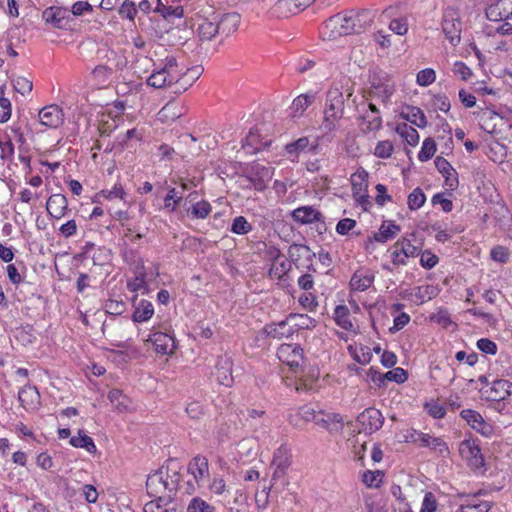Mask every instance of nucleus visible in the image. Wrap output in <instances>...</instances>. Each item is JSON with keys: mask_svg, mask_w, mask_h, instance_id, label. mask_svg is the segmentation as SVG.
Here are the masks:
<instances>
[{"mask_svg": "<svg viewBox=\"0 0 512 512\" xmlns=\"http://www.w3.org/2000/svg\"><path fill=\"white\" fill-rule=\"evenodd\" d=\"M375 11L370 9L349 10L330 17L324 29L330 30L329 37L359 34L371 25Z\"/></svg>", "mask_w": 512, "mask_h": 512, "instance_id": "nucleus-1", "label": "nucleus"}, {"mask_svg": "<svg viewBox=\"0 0 512 512\" xmlns=\"http://www.w3.org/2000/svg\"><path fill=\"white\" fill-rule=\"evenodd\" d=\"M344 115V97L338 89L329 90L326 97L324 116L320 125L323 134H328L337 128V123Z\"/></svg>", "mask_w": 512, "mask_h": 512, "instance_id": "nucleus-2", "label": "nucleus"}, {"mask_svg": "<svg viewBox=\"0 0 512 512\" xmlns=\"http://www.w3.org/2000/svg\"><path fill=\"white\" fill-rule=\"evenodd\" d=\"M368 82L370 84L369 96L377 97L384 104H387L395 91L394 84L388 73L377 67L371 68L369 70Z\"/></svg>", "mask_w": 512, "mask_h": 512, "instance_id": "nucleus-3", "label": "nucleus"}, {"mask_svg": "<svg viewBox=\"0 0 512 512\" xmlns=\"http://www.w3.org/2000/svg\"><path fill=\"white\" fill-rule=\"evenodd\" d=\"M462 21L457 9L448 7L443 12L442 31L452 46H457L461 41Z\"/></svg>", "mask_w": 512, "mask_h": 512, "instance_id": "nucleus-4", "label": "nucleus"}, {"mask_svg": "<svg viewBox=\"0 0 512 512\" xmlns=\"http://www.w3.org/2000/svg\"><path fill=\"white\" fill-rule=\"evenodd\" d=\"M285 153L291 161L299 158L301 153H311L317 155L320 152L319 138L311 140L308 136H303L295 141L285 145Z\"/></svg>", "mask_w": 512, "mask_h": 512, "instance_id": "nucleus-5", "label": "nucleus"}, {"mask_svg": "<svg viewBox=\"0 0 512 512\" xmlns=\"http://www.w3.org/2000/svg\"><path fill=\"white\" fill-rule=\"evenodd\" d=\"M356 422L361 427V431L366 434H372L382 428L384 416L380 410L369 407L357 416Z\"/></svg>", "mask_w": 512, "mask_h": 512, "instance_id": "nucleus-6", "label": "nucleus"}, {"mask_svg": "<svg viewBox=\"0 0 512 512\" xmlns=\"http://www.w3.org/2000/svg\"><path fill=\"white\" fill-rule=\"evenodd\" d=\"M460 452L466 454L468 465L474 472H484V458L477 440L466 439L462 441Z\"/></svg>", "mask_w": 512, "mask_h": 512, "instance_id": "nucleus-7", "label": "nucleus"}, {"mask_svg": "<svg viewBox=\"0 0 512 512\" xmlns=\"http://www.w3.org/2000/svg\"><path fill=\"white\" fill-rule=\"evenodd\" d=\"M147 342H151L156 353L171 355L177 348L175 336L168 332L156 331L148 335Z\"/></svg>", "mask_w": 512, "mask_h": 512, "instance_id": "nucleus-8", "label": "nucleus"}, {"mask_svg": "<svg viewBox=\"0 0 512 512\" xmlns=\"http://www.w3.org/2000/svg\"><path fill=\"white\" fill-rule=\"evenodd\" d=\"M160 470H164L168 493L176 496V493L180 488V481L182 478V465L176 459L169 458L165 464L160 467Z\"/></svg>", "mask_w": 512, "mask_h": 512, "instance_id": "nucleus-9", "label": "nucleus"}, {"mask_svg": "<svg viewBox=\"0 0 512 512\" xmlns=\"http://www.w3.org/2000/svg\"><path fill=\"white\" fill-rule=\"evenodd\" d=\"M358 121L359 129L364 134L378 131L382 128L380 111L373 103L368 104V110L358 118Z\"/></svg>", "mask_w": 512, "mask_h": 512, "instance_id": "nucleus-10", "label": "nucleus"}, {"mask_svg": "<svg viewBox=\"0 0 512 512\" xmlns=\"http://www.w3.org/2000/svg\"><path fill=\"white\" fill-rule=\"evenodd\" d=\"M278 358L291 368L304 363L303 348L299 344H282L277 350Z\"/></svg>", "mask_w": 512, "mask_h": 512, "instance_id": "nucleus-11", "label": "nucleus"}, {"mask_svg": "<svg viewBox=\"0 0 512 512\" xmlns=\"http://www.w3.org/2000/svg\"><path fill=\"white\" fill-rule=\"evenodd\" d=\"M457 497L461 500L457 512H488L492 507L491 502L478 500L477 494L459 493Z\"/></svg>", "mask_w": 512, "mask_h": 512, "instance_id": "nucleus-12", "label": "nucleus"}, {"mask_svg": "<svg viewBox=\"0 0 512 512\" xmlns=\"http://www.w3.org/2000/svg\"><path fill=\"white\" fill-rule=\"evenodd\" d=\"M272 178L271 169L260 164L252 166L250 172L247 175V179L250 184L257 191H264L267 188L268 182Z\"/></svg>", "mask_w": 512, "mask_h": 512, "instance_id": "nucleus-13", "label": "nucleus"}, {"mask_svg": "<svg viewBox=\"0 0 512 512\" xmlns=\"http://www.w3.org/2000/svg\"><path fill=\"white\" fill-rule=\"evenodd\" d=\"M40 123L49 128H58L64 122V113L58 105L45 106L39 111Z\"/></svg>", "mask_w": 512, "mask_h": 512, "instance_id": "nucleus-14", "label": "nucleus"}, {"mask_svg": "<svg viewBox=\"0 0 512 512\" xmlns=\"http://www.w3.org/2000/svg\"><path fill=\"white\" fill-rule=\"evenodd\" d=\"M288 256L290 260L295 264H297L300 261V259H305V267L309 271H316V269L313 266V259L316 257V254L310 249L309 246L304 244L293 243L290 245L288 249Z\"/></svg>", "mask_w": 512, "mask_h": 512, "instance_id": "nucleus-15", "label": "nucleus"}, {"mask_svg": "<svg viewBox=\"0 0 512 512\" xmlns=\"http://www.w3.org/2000/svg\"><path fill=\"white\" fill-rule=\"evenodd\" d=\"M187 471L194 476L196 483L202 486L203 482L209 477L208 459L205 456L196 455L189 462Z\"/></svg>", "mask_w": 512, "mask_h": 512, "instance_id": "nucleus-16", "label": "nucleus"}, {"mask_svg": "<svg viewBox=\"0 0 512 512\" xmlns=\"http://www.w3.org/2000/svg\"><path fill=\"white\" fill-rule=\"evenodd\" d=\"M293 220L302 225L312 224L314 222H324L322 213L312 206H301L294 209L291 213Z\"/></svg>", "mask_w": 512, "mask_h": 512, "instance_id": "nucleus-17", "label": "nucleus"}, {"mask_svg": "<svg viewBox=\"0 0 512 512\" xmlns=\"http://www.w3.org/2000/svg\"><path fill=\"white\" fill-rule=\"evenodd\" d=\"M132 304L134 311L132 314V320L135 323H142L148 321L154 315L153 304L145 299L138 301V295L132 298Z\"/></svg>", "mask_w": 512, "mask_h": 512, "instance_id": "nucleus-18", "label": "nucleus"}, {"mask_svg": "<svg viewBox=\"0 0 512 512\" xmlns=\"http://www.w3.org/2000/svg\"><path fill=\"white\" fill-rule=\"evenodd\" d=\"M40 393L37 387L26 384L18 393V400L26 410L37 409L40 405Z\"/></svg>", "mask_w": 512, "mask_h": 512, "instance_id": "nucleus-19", "label": "nucleus"}, {"mask_svg": "<svg viewBox=\"0 0 512 512\" xmlns=\"http://www.w3.org/2000/svg\"><path fill=\"white\" fill-rule=\"evenodd\" d=\"M147 493L149 496H157L162 493H168L164 470L160 468L147 477L146 481Z\"/></svg>", "mask_w": 512, "mask_h": 512, "instance_id": "nucleus-20", "label": "nucleus"}, {"mask_svg": "<svg viewBox=\"0 0 512 512\" xmlns=\"http://www.w3.org/2000/svg\"><path fill=\"white\" fill-rule=\"evenodd\" d=\"M46 209L48 214L56 219H60L65 216L68 211L67 198L62 194L51 195L46 203Z\"/></svg>", "mask_w": 512, "mask_h": 512, "instance_id": "nucleus-21", "label": "nucleus"}, {"mask_svg": "<svg viewBox=\"0 0 512 512\" xmlns=\"http://www.w3.org/2000/svg\"><path fill=\"white\" fill-rule=\"evenodd\" d=\"M66 9L62 7L52 6L46 8L42 13V18L47 24H51L53 27L61 29L65 25L66 21Z\"/></svg>", "mask_w": 512, "mask_h": 512, "instance_id": "nucleus-22", "label": "nucleus"}, {"mask_svg": "<svg viewBox=\"0 0 512 512\" xmlns=\"http://www.w3.org/2000/svg\"><path fill=\"white\" fill-rule=\"evenodd\" d=\"M317 417L316 424L330 431H337L343 426V418L338 413H325L323 411H318Z\"/></svg>", "mask_w": 512, "mask_h": 512, "instance_id": "nucleus-23", "label": "nucleus"}, {"mask_svg": "<svg viewBox=\"0 0 512 512\" xmlns=\"http://www.w3.org/2000/svg\"><path fill=\"white\" fill-rule=\"evenodd\" d=\"M241 17L236 12L226 13L221 16L217 25L219 27V33L229 35L235 32L240 24Z\"/></svg>", "mask_w": 512, "mask_h": 512, "instance_id": "nucleus-24", "label": "nucleus"}, {"mask_svg": "<svg viewBox=\"0 0 512 512\" xmlns=\"http://www.w3.org/2000/svg\"><path fill=\"white\" fill-rule=\"evenodd\" d=\"M315 101V94L314 93H306L301 94L298 97H296L292 105L290 107L291 109V115L293 117H300L303 115L304 111Z\"/></svg>", "mask_w": 512, "mask_h": 512, "instance_id": "nucleus-25", "label": "nucleus"}, {"mask_svg": "<svg viewBox=\"0 0 512 512\" xmlns=\"http://www.w3.org/2000/svg\"><path fill=\"white\" fill-rule=\"evenodd\" d=\"M460 416L467 422L469 426H471V428L480 432L481 434H485L484 429L487 425L479 412L472 409H464L461 411Z\"/></svg>", "mask_w": 512, "mask_h": 512, "instance_id": "nucleus-26", "label": "nucleus"}, {"mask_svg": "<svg viewBox=\"0 0 512 512\" xmlns=\"http://www.w3.org/2000/svg\"><path fill=\"white\" fill-rule=\"evenodd\" d=\"M146 83L147 85L157 89L174 87V83L170 81V77L167 72L161 67L153 71V73L148 77Z\"/></svg>", "mask_w": 512, "mask_h": 512, "instance_id": "nucleus-27", "label": "nucleus"}, {"mask_svg": "<svg viewBox=\"0 0 512 512\" xmlns=\"http://www.w3.org/2000/svg\"><path fill=\"white\" fill-rule=\"evenodd\" d=\"M277 17L287 18L289 15L300 12L294 0H278L272 8Z\"/></svg>", "mask_w": 512, "mask_h": 512, "instance_id": "nucleus-28", "label": "nucleus"}, {"mask_svg": "<svg viewBox=\"0 0 512 512\" xmlns=\"http://www.w3.org/2000/svg\"><path fill=\"white\" fill-rule=\"evenodd\" d=\"M188 215L195 219H205L211 212L212 206L206 200L196 201L185 208Z\"/></svg>", "mask_w": 512, "mask_h": 512, "instance_id": "nucleus-29", "label": "nucleus"}, {"mask_svg": "<svg viewBox=\"0 0 512 512\" xmlns=\"http://www.w3.org/2000/svg\"><path fill=\"white\" fill-rule=\"evenodd\" d=\"M203 68L201 66H194L191 68L183 70L182 76L179 81L178 88L181 89V92L186 91L189 86H191L202 74Z\"/></svg>", "mask_w": 512, "mask_h": 512, "instance_id": "nucleus-30", "label": "nucleus"}, {"mask_svg": "<svg viewBox=\"0 0 512 512\" xmlns=\"http://www.w3.org/2000/svg\"><path fill=\"white\" fill-rule=\"evenodd\" d=\"M407 110V113H401V117L403 119L409 121L410 123L416 125L419 128H424L427 126L426 116L420 108L408 106Z\"/></svg>", "mask_w": 512, "mask_h": 512, "instance_id": "nucleus-31", "label": "nucleus"}, {"mask_svg": "<svg viewBox=\"0 0 512 512\" xmlns=\"http://www.w3.org/2000/svg\"><path fill=\"white\" fill-rule=\"evenodd\" d=\"M504 387H512V382L506 379H497L492 383L488 398L492 401H501L508 397Z\"/></svg>", "mask_w": 512, "mask_h": 512, "instance_id": "nucleus-32", "label": "nucleus"}, {"mask_svg": "<svg viewBox=\"0 0 512 512\" xmlns=\"http://www.w3.org/2000/svg\"><path fill=\"white\" fill-rule=\"evenodd\" d=\"M287 318L286 320H282L279 323H270L265 325L263 328L264 333L267 337L273 338V339H282L283 337L290 336L293 331L285 332L284 329L287 326Z\"/></svg>", "mask_w": 512, "mask_h": 512, "instance_id": "nucleus-33", "label": "nucleus"}, {"mask_svg": "<svg viewBox=\"0 0 512 512\" xmlns=\"http://www.w3.org/2000/svg\"><path fill=\"white\" fill-rule=\"evenodd\" d=\"M400 231V226L394 222L385 225V222L380 226L379 231L374 234L373 239L378 243H386L388 240L393 239L397 232Z\"/></svg>", "mask_w": 512, "mask_h": 512, "instance_id": "nucleus-34", "label": "nucleus"}, {"mask_svg": "<svg viewBox=\"0 0 512 512\" xmlns=\"http://www.w3.org/2000/svg\"><path fill=\"white\" fill-rule=\"evenodd\" d=\"M334 320L338 326L346 331H351L353 328L352 321L350 320V311L345 305L336 306Z\"/></svg>", "mask_w": 512, "mask_h": 512, "instance_id": "nucleus-35", "label": "nucleus"}, {"mask_svg": "<svg viewBox=\"0 0 512 512\" xmlns=\"http://www.w3.org/2000/svg\"><path fill=\"white\" fill-rule=\"evenodd\" d=\"M70 444L76 448H84L89 453H95L97 451L93 439L86 435L83 430L78 431V436L71 437Z\"/></svg>", "mask_w": 512, "mask_h": 512, "instance_id": "nucleus-36", "label": "nucleus"}, {"mask_svg": "<svg viewBox=\"0 0 512 512\" xmlns=\"http://www.w3.org/2000/svg\"><path fill=\"white\" fill-rule=\"evenodd\" d=\"M197 32L200 40L210 41L219 33V27L217 23L205 19L198 26Z\"/></svg>", "mask_w": 512, "mask_h": 512, "instance_id": "nucleus-37", "label": "nucleus"}, {"mask_svg": "<svg viewBox=\"0 0 512 512\" xmlns=\"http://www.w3.org/2000/svg\"><path fill=\"white\" fill-rule=\"evenodd\" d=\"M374 281V275L372 274H359L358 272L354 273L351 280L350 286L353 290L356 291H365L367 290Z\"/></svg>", "mask_w": 512, "mask_h": 512, "instance_id": "nucleus-38", "label": "nucleus"}, {"mask_svg": "<svg viewBox=\"0 0 512 512\" xmlns=\"http://www.w3.org/2000/svg\"><path fill=\"white\" fill-rule=\"evenodd\" d=\"M154 12L160 14L165 19H168L171 16L176 18H182L184 16V9L182 6H166L161 0H157Z\"/></svg>", "mask_w": 512, "mask_h": 512, "instance_id": "nucleus-39", "label": "nucleus"}, {"mask_svg": "<svg viewBox=\"0 0 512 512\" xmlns=\"http://www.w3.org/2000/svg\"><path fill=\"white\" fill-rule=\"evenodd\" d=\"M396 131L404 138L408 145L416 146L418 144L419 134L412 126H409L406 123L398 124Z\"/></svg>", "mask_w": 512, "mask_h": 512, "instance_id": "nucleus-40", "label": "nucleus"}, {"mask_svg": "<svg viewBox=\"0 0 512 512\" xmlns=\"http://www.w3.org/2000/svg\"><path fill=\"white\" fill-rule=\"evenodd\" d=\"M183 200L182 193H179L176 188H170L164 198V208L169 212L176 211L177 207Z\"/></svg>", "mask_w": 512, "mask_h": 512, "instance_id": "nucleus-41", "label": "nucleus"}, {"mask_svg": "<svg viewBox=\"0 0 512 512\" xmlns=\"http://www.w3.org/2000/svg\"><path fill=\"white\" fill-rule=\"evenodd\" d=\"M389 29L399 36L406 35L409 29L408 16L402 15L393 18L389 23Z\"/></svg>", "mask_w": 512, "mask_h": 512, "instance_id": "nucleus-42", "label": "nucleus"}, {"mask_svg": "<svg viewBox=\"0 0 512 512\" xmlns=\"http://www.w3.org/2000/svg\"><path fill=\"white\" fill-rule=\"evenodd\" d=\"M381 379H383V385H385V381L402 384L408 379V373L403 368L397 367L393 370L383 373Z\"/></svg>", "mask_w": 512, "mask_h": 512, "instance_id": "nucleus-43", "label": "nucleus"}, {"mask_svg": "<svg viewBox=\"0 0 512 512\" xmlns=\"http://www.w3.org/2000/svg\"><path fill=\"white\" fill-rule=\"evenodd\" d=\"M103 308L107 314L119 316L125 312L126 303L121 299L118 300L110 298L105 301Z\"/></svg>", "mask_w": 512, "mask_h": 512, "instance_id": "nucleus-44", "label": "nucleus"}, {"mask_svg": "<svg viewBox=\"0 0 512 512\" xmlns=\"http://www.w3.org/2000/svg\"><path fill=\"white\" fill-rule=\"evenodd\" d=\"M290 269L291 265L283 259L272 263L271 268L269 269V276L271 278L282 280Z\"/></svg>", "mask_w": 512, "mask_h": 512, "instance_id": "nucleus-45", "label": "nucleus"}, {"mask_svg": "<svg viewBox=\"0 0 512 512\" xmlns=\"http://www.w3.org/2000/svg\"><path fill=\"white\" fill-rule=\"evenodd\" d=\"M436 152V143L432 138H426L423 143L421 150L418 153V159L421 162L430 160Z\"/></svg>", "mask_w": 512, "mask_h": 512, "instance_id": "nucleus-46", "label": "nucleus"}, {"mask_svg": "<svg viewBox=\"0 0 512 512\" xmlns=\"http://www.w3.org/2000/svg\"><path fill=\"white\" fill-rule=\"evenodd\" d=\"M426 201V196L421 188L417 187L415 188L409 195H408V207L410 210H418L421 208Z\"/></svg>", "mask_w": 512, "mask_h": 512, "instance_id": "nucleus-47", "label": "nucleus"}, {"mask_svg": "<svg viewBox=\"0 0 512 512\" xmlns=\"http://www.w3.org/2000/svg\"><path fill=\"white\" fill-rule=\"evenodd\" d=\"M187 512H215V507L200 497H194L188 504Z\"/></svg>", "mask_w": 512, "mask_h": 512, "instance_id": "nucleus-48", "label": "nucleus"}, {"mask_svg": "<svg viewBox=\"0 0 512 512\" xmlns=\"http://www.w3.org/2000/svg\"><path fill=\"white\" fill-rule=\"evenodd\" d=\"M112 69L106 65H98L92 71V77L98 85H105L112 75Z\"/></svg>", "mask_w": 512, "mask_h": 512, "instance_id": "nucleus-49", "label": "nucleus"}, {"mask_svg": "<svg viewBox=\"0 0 512 512\" xmlns=\"http://www.w3.org/2000/svg\"><path fill=\"white\" fill-rule=\"evenodd\" d=\"M252 231V225L247 221L244 216H237L234 218L231 225V232L238 235H245Z\"/></svg>", "mask_w": 512, "mask_h": 512, "instance_id": "nucleus-50", "label": "nucleus"}, {"mask_svg": "<svg viewBox=\"0 0 512 512\" xmlns=\"http://www.w3.org/2000/svg\"><path fill=\"white\" fill-rule=\"evenodd\" d=\"M266 145H268V143L265 142L262 144L259 140L258 133L256 131H254L253 129H251L249 131V134L246 136L244 143H243L244 148H252L251 153H256V152L260 151L262 149V146H266Z\"/></svg>", "mask_w": 512, "mask_h": 512, "instance_id": "nucleus-51", "label": "nucleus"}, {"mask_svg": "<svg viewBox=\"0 0 512 512\" xmlns=\"http://www.w3.org/2000/svg\"><path fill=\"white\" fill-rule=\"evenodd\" d=\"M14 89L20 93L21 95L29 94L33 89V82L32 80L23 77L18 76L12 80Z\"/></svg>", "mask_w": 512, "mask_h": 512, "instance_id": "nucleus-52", "label": "nucleus"}, {"mask_svg": "<svg viewBox=\"0 0 512 512\" xmlns=\"http://www.w3.org/2000/svg\"><path fill=\"white\" fill-rule=\"evenodd\" d=\"M137 13L138 9L131 0H125L118 10V14L121 18H127L130 21H134Z\"/></svg>", "mask_w": 512, "mask_h": 512, "instance_id": "nucleus-53", "label": "nucleus"}, {"mask_svg": "<svg viewBox=\"0 0 512 512\" xmlns=\"http://www.w3.org/2000/svg\"><path fill=\"white\" fill-rule=\"evenodd\" d=\"M99 196L104 197L107 200H112L115 198H120L125 200L126 192L124 191L122 185L120 183H116L111 190H101L95 198Z\"/></svg>", "mask_w": 512, "mask_h": 512, "instance_id": "nucleus-54", "label": "nucleus"}, {"mask_svg": "<svg viewBox=\"0 0 512 512\" xmlns=\"http://www.w3.org/2000/svg\"><path fill=\"white\" fill-rule=\"evenodd\" d=\"M393 144L389 140L379 141L375 147L374 155L381 159H388L393 152Z\"/></svg>", "mask_w": 512, "mask_h": 512, "instance_id": "nucleus-55", "label": "nucleus"}, {"mask_svg": "<svg viewBox=\"0 0 512 512\" xmlns=\"http://www.w3.org/2000/svg\"><path fill=\"white\" fill-rule=\"evenodd\" d=\"M364 176L362 174H354L352 176V195L353 197H357V195L366 192L367 190V183L365 181V177L367 176V173L363 171Z\"/></svg>", "mask_w": 512, "mask_h": 512, "instance_id": "nucleus-56", "label": "nucleus"}, {"mask_svg": "<svg viewBox=\"0 0 512 512\" xmlns=\"http://www.w3.org/2000/svg\"><path fill=\"white\" fill-rule=\"evenodd\" d=\"M416 290L415 296L422 303L431 300L437 295V288L433 285L419 286Z\"/></svg>", "mask_w": 512, "mask_h": 512, "instance_id": "nucleus-57", "label": "nucleus"}, {"mask_svg": "<svg viewBox=\"0 0 512 512\" xmlns=\"http://www.w3.org/2000/svg\"><path fill=\"white\" fill-rule=\"evenodd\" d=\"M509 256V249L501 245L493 247L490 251L491 259L501 264L507 263L509 261Z\"/></svg>", "mask_w": 512, "mask_h": 512, "instance_id": "nucleus-58", "label": "nucleus"}, {"mask_svg": "<svg viewBox=\"0 0 512 512\" xmlns=\"http://www.w3.org/2000/svg\"><path fill=\"white\" fill-rule=\"evenodd\" d=\"M437 508L438 501L434 493L431 491L425 492L419 512H436Z\"/></svg>", "mask_w": 512, "mask_h": 512, "instance_id": "nucleus-59", "label": "nucleus"}, {"mask_svg": "<svg viewBox=\"0 0 512 512\" xmlns=\"http://www.w3.org/2000/svg\"><path fill=\"white\" fill-rule=\"evenodd\" d=\"M288 318L298 319V322L296 323L298 329H313L317 325V321L314 318H311L305 314L291 313L289 314Z\"/></svg>", "mask_w": 512, "mask_h": 512, "instance_id": "nucleus-60", "label": "nucleus"}, {"mask_svg": "<svg viewBox=\"0 0 512 512\" xmlns=\"http://www.w3.org/2000/svg\"><path fill=\"white\" fill-rule=\"evenodd\" d=\"M424 408L426 409L427 413L435 419H441L446 415L444 406L434 400L425 403Z\"/></svg>", "mask_w": 512, "mask_h": 512, "instance_id": "nucleus-61", "label": "nucleus"}, {"mask_svg": "<svg viewBox=\"0 0 512 512\" xmlns=\"http://www.w3.org/2000/svg\"><path fill=\"white\" fill-rule=\"evenodd\" d=\"M382 472L366 470L362 475V481L367 487H378L381 482Z\"/></svg>", "mask_w": 512, "mask_h": 512, "instance_id": "nucleus-62", "label": "nucleus"}, {"mask_svg": "<svg viewBox=\"0 0 512 512\" xmlns=\"http://www.w3.org/2000/svg\"><path fill=\"white\" fill-rule=\"evenodd\" d=\"M436 79L435 71L431 68H426L418 72L417 83L420 86H429Z\"/></svg>", "mask_w": 512, "mask_h": 512, "instance_id": "nucleus-63", "label": "nucleus"}, {"mask_svg": "<svg viewBox=\"0 0 512 512\" xmlns=\"http://www.w3.org/2000/svg\"><path fill=\"white\" fill-rule=\"evenodd\" d=\"M145 273L139 272L135 277L127 281V289L131 292H137L146 287Z\"/></svg>", "mask_w": 512, "mask_h": 512, "instance_id": "nucleus-64", "label": "nucleus"}]
</instances>
